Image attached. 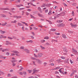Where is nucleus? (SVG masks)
<instances>
[{"label":"nucleus","instance_id":"obj_64","mask_svg":"<svg viewBox=\"0 0 78 78\" xmlns=\"http://www.w3.org/2000/svg\"><path fill=\"white\" fill-rule=\"evenodd\" d=\"M57 62H61V60H57Z\"/></svg>","mask_w":78,"mask_h":78},{"label":"nucleus","instance_id":"obj_25","mask_svg":"<svg viewBox=\"0 0 78 78\" xmlns=\"http://www.w3.org/2000/svg\"><path fill=\"white\" fill-rule=\"evenodd\" d=\"M27 71L29 73H31L32 72V70H28Z\"/></svg>","mask_w":78,"mask_h":78},{"label":"nucleus","instance_id":"obj_29","mask_svg":"<svg viewBox=\"0 0 78 78\" xmlns=\"http://www.w3.org/2000/svg\"><path fill=\"white\" fill-rule=\"evenodd\" d=\"M45 40H42L41 41V43H44V42H45Z\"/></svg>","mask_w":78,"mask_h":78},{"label":"nucleus","instance_id":"obj_43","mask_svg":"<svg viewBox=\"0 0 78 78\" xmlns=\"http://www.w3.org/2000/svg\"><path fill=\"white\" fill-rule=\"evenodd\" d=\"M6 55L7 56H9V52L6 53Z\"/></svg>","mask_w":78,"mask_h":78},{"label":"nucleus","instance_id":"obj_57","mask_svg":"<svg viewBox=\"0 0 78 78\" xmlns=\"http://www.w3.org/2000/svg\"><path fill=\"white\" fill-rule=\"evenodd\" d=\"M34 78V76H30L28 78Z\"/></svg>","mask_w":78,"mask_h":78},{"label":"nucleus","instance_id":"obj_19","mask_svg":"<svg viewBox=\"0 0 78 78\" xmlns=\"http://www.w3.org/2000/svg\"><path fill=\"white\" fill-rule=\"evenodd\" d=\"M7 24V23L6 22H5L4 23H3L2 24V26H5Z\"/></svg>","mask_w":78,"mask_h":78},{"label":"nucleus","instance_id":"obj_40","mask_svg":"<svg viewBox=\"0 0 78 78\" xmlns=\"http://www.w3.org/2000/svg\"><path fill=\"white\" fill-rule=\"evenodd\" d=\"M72 15L73 16H75V14H74V12H73V11L72 12Z\"/></svg>","mask_w":78,"mask_h":78},{"label":"nucleus","instance_id":"obj_61","mask_svg":"<svg viewBox=\"0 0 78 78\" xmlns=\"http://www.w3.org/2000/svg\"><path fill=\"white\" fill-rule=\"evenodd\" d=\"M51 11L50 10L49 12V15H51Z\"/></svg>","mask_w":78,"mask_h":78},{"label":"nucleus","instance_id":"obj_27","mask_svg":"<svg viewBox=\"0 0 78 78\" xmlns=\"http://www.w3.org/2000/svg\"><path fill=\"white\" fill-rule=\"evenodd\" d=\"M17 60H12L11 61V62L12 63H14V62H17Z\"/></svg>","mask_w":78,"mask_h":78},{"label":"nucleus","instance_id":"obj_13","mask_svg":"<svg viewBox=\"0 0 78 78\" xmlns=\"http://www.w3.org/2000/svg\"><path fill=\"white\" fill-rule=\"evenodd\" d=\"M18 73L19 75H23V73H22V72H21L20 71H18Z\"/></svg>","mask_w":78,"mask_h":78},{"label":"nucleus","instance_id":"obj_20","mask_svg":"<svg viewBox=\"0 0 78 78\" xmlns=\"http://www.w3.org/2000/svg\"><path fill=\"white\" fill-rule=\"evenodd\" d=\"M65 63H69V59H67L64 62Z\"/></svg>","mask_w":78,"mask_h":78},{"label":"nucleus","instance_id":"obj_31","mask_svg":"<svg viewBox=\"0 0 78 78\" xmlns=\"http://www.w3.org/2000/svg\"><path fill=\"white\" fill-rule=\"evenodd\" d=\"M75 74V73L73 72H72V73H71V75H70V76H73V75H74Z\"/></svg>","mask_w":78,"mask_h":78},{"label":"nucleus","instance_id":"obj_8","mask_svg":"<svg viewBox=\"0 0 78 78\" xmlns=\"http://www.w3.org/2000/svg\"><path fill=\"white\" fill-rule=\"evenodd\" d=\"M62 36L63 37V38H64V39H67V37L66 36V35H65V34H62Z\"/></svg>","mask_w":78,"mask_h":78},{"label":"nucleus","instance_id":"obj_28","mask_svg":"<svg viewBox=\"0 0 78 78\" xmlns=\"http://www.w3.org/2000/svg\"><path fill=\"white\" fill-rule=\"evenodd\" d=\"M12 76V75H11L9 73L8 74L7 76L8 77H11Z\"/></svg>","mask_w":78,"mask_h":78},{"label":"nucleus","instance_id":"obj_37","mask_svg":"<svg viewBox=\"0 0 78 78\" xmlns=\"http://www.w3.org/2000/svg\"><path fill=\"white\" fill-rule=\"evenodd\" d=\"M36 59L34 57H31V59H32L33 60H36Z\"/></svg>","mask_w":78,"mask_h":78},{"label":"nucleus","instance_id":"obj_16","mask_svg":"<svg viewBox=\"0 0 78 78\" xmlns=\"http://www.w3.org/2000/svg\"><path fill=\"white\" fill-rule=\"evenodd\" d=\"M0 33H1L2 34H4V33H6V32H5V31H2V30H0Z\"/></svg>","mask_w":78,"mask_h":78},{"label":"nucleus","instance_id":"obj_24","mask_svg":"<svg viewBox=\"0 0 78 78\" xmlns=\"http://www.w3.org/2000/svg\"><path fill=\"white\" fill-rule=\"evenodd\" d=\"M34 56L35 58H37L38 57V55H36V54H34Z\"/></svg>","mask_w":78,"mask_h":78},{"label":"nucleus","instance_id":"obj_48","mask_svg":"<svg viewBox=\"0 0 78 78\" xmlns=\"http://www.w3.org/2000/svg\"><path fill=\"white\" fill-rule=\"evenodd\" d=\"M39 71V69H37V70H34V72H38Z\"/></svg>","mask_w":78,"mask_h":78},{"label":"nucleus","instance_id":"obj_56","mask_svg":"<svg viewBox=\"0 0 78 78\" xmlns=\"http://www.w3.org/2000/svg\"><path fill=\"white\" fill-rule=\"evenodd\" d=\"M50 65H51V66H55V65L53 63L50 64Z\"/></svg>","mask_w":78,"mask_h":78},{"label":"nucleus","instance_id":"obj_3","mask_svg":"<svg viewBox=\"0 0 78 78\" xmlns=\"http://www.w3.org/2000/svg\"><path fill=\"white\" fill-rule=\"evenodd\" d=\"M72 51L75 54H76L77 53V51L76 50L75 48H73L72 49Z\"/></svg>","mask_w":78,"mask_h":78},{"label":"nucleus","instance_id":"obj_62","mask_svg":"<svg viewBox=\"0 0 78 78\" xmlns=\"http://www.w3.org/2000/svg\"><path fill=\"white\" fill-rule=\"evenodd\" d=\"M6 57H2V59H6Z\"/></svg>","mask_w":78,"mask_h":78},{"label":"nucleus","instance_id":"obj_10","mask_svg":"<svg viewBox=\"0 0 78 78\" xmlns=\"http://www.w3.org/2000/svg\"><path fill=\"white\" fill-rule=\"evenodd\" d=\"M38 11H40V12H41V13L42 12V10H41V7H39L38 8Z\"/></svg>","mask_w":78,"mask_h":78},{"label":"nucleus","instance_id":"obj_54","mask_svg":"<svg viewBox=\"0 0 78 78\" xmlns=\"http://www.w3.org/2000/svg\"><path fill=\"white\" fill-rule=\"evenodd\" d=\"M27 11H28V12H30V11H31V9H27Z\"/></svg>","mask_w":78,"mask_h":78},{"label":"nucleus","instance_id":"obj_9","mask_svg":"<svg viewBox=\"0 0 78 78\" xmlns=\"http://www.w3.org/2000/svg\"><path fill=\"white\" fill-rule=\"evenodd\" d=\"M12 53H19V52L17 51H12Z\"/></svg>","mask_w":78,"mask_h":78},{"label":"nucleus","instance_id":"obj_32","mask_svg":"<svg viewBox=\"0 0 78 78\" xmlns=\"http://www.w3.org/2000/svg\"><path fill=\"white\" fill-rule=\"evenodd\" d=\"M23 73L24 75H27V72H26L25 71H23Z\"/></svg>","mask_w":78,"mask_h":78},{"label":"nucleus","instance_id":"obj_38","mask_svg":"<svg viewBox=\"0 0 78 78\" xmlns=\"http://www.w3.org/2000/svg\"><path fill=\"white\" fill-rule=\"evenodd\" d=\"M49 37H45L44 38V39H48Z\"/></svg>","mask_w":78,"mask_h":78},{"label":"nucleus","instance_id":"obj_1","mask_svg":"<svg viewBox=\"0 0 78 78\" xmlns=\"http://www.w3.org/2000/svg\"><path fill=\"white\" fill-rule=\"evenodd\" d=\"M36 61L39 64H41L42 63V61H41V60H39V59H36Z\"/></svg>","mask_w":78,"mask_h":78},{"label":"nucleus","instance_id":"obj_26","mask_svg":"<svg viewBox=\"0 0 78 78\" xmlns=\"http://www.w3.org/2000/svg\"><path fill=\"white\" fill-rule=\"evenodd\" d=\"M0 73L1 74H2V75H4V74H5V73L3 72H2V70H0Z\"/></svg>","mask_w":78,"mask_h":78},{"label":"nucleus","instance_id":"obj_33","mask_svg":"<svg viewBox=\"0 0 78 78\" xmlns=\"http://www.w3.org/2000/svg\"><path fill=\"white\" fill-rule=\"evenodd\" d=\"M20 49H23L24 48V46H21L20 48Z\"/></svg>","mask_w":78,"mask_h":78},{"label":"nucleus","instance_id":"obj_11","mask_svg":"<svg viewBox=\"0 0 78 78\" xmlns=\"http://www.w3.org/2000/svg\"><path fill=\"white\" fill-rule=\"evenodd\" d=\"M40 47L42 50H45V48L42 46L41 45H40Z\"/></svg>","mask_w":78,"mask_h":78},{"label":"nucleus","instance_id":"obj_15","mask_svg":"<svg viewBox=\"0 0 78 78\" xmlns=\"http://www.w3.org/2000/svg\"><path fill=\"white\" fill-rule=\"evenodd\" d=\"M32 63L33 65H34V66H36V61H32Z\"/></svg>","mask_w":78,"mask_h":78},{"label":"nucleus","instance_id":"obj_53","mask_svg":"<svg viewBox=\"0 0 78 78\" xmlns=\"http://www.w3.org/2000/svg\"><path fill=\"white\" fill-rule=\"evenodd\" d=\"M22 39L23 40H25V38L24 37H22Z\"/></svg>","mask_w":78,"mask_h":78},{"label":"nucleus","instance_id":"obj_45","mask_svg":"<svg viewBox=\"0 0 78 78\" xmlns=\"http://www.w3.org/2000/svg\"><path fill=\"white\" fill-rule=\"evenodd\" d=\"M30 4L31 5H32V6H36V5L33 4L32 3H31Z\"/></svg>","mask_w":78,"mask_h":78},{"label":"nucleus","instance_id":"obj_36","mask_svg":"<svg viewBox=\"0 0 78 78\" xmlns=\"http://www.w3.org/2000/svg\"><path fill=\"white\" fill-rule=\"evenodd\" d=\"M47 64H48L47 63L44 62L43 63V65H44V66H45L47 65Z\"/></svg>","mask_w":78,"mask_h":78},{"label":"nucleus","instance_id":"obj_44","mask_svg":"<svg viewBox=\"0 0 78 78\" xmlns=\"http://www.w3.org/2000/svg\"><path fill=\"white\" fill-rule=\"evenodd\" d=\"M18 25H19V26H22V24H21V23H18Z\"/></svg>","mask_w":78,"mask_h":78},{"label":"nucleus","instance_id":"obj_55","mask_svg":"<svg viewBox=\"0 0 78 78\" xmlns=\"http://www.w3.org/2000/svg\"><path fill=\"white\" fill-rule=\"evenodd\" d=\"M9 72H14V70L13 69H11Z\"/></svg>","mask_w":78,"mask_h":78},{"label":"nucleus","instance_id":"obj_50","mask_svg":"<svg viewBox=\"0 0 78 78\" xmlns=\"http://www.w3.org/2000/svg\"><path fill=\"white\" fill-rule=\"evenodd\" d=\"M68 32L69 33H73V31L70 30H68Z\"/></svg>","mask_w":78,"mask_h":78},{"label":"nucleus","instance_id":"obj_12","mask_svg":"<svg viewBox=\"0 0 78 78\" xmlns=\"http://www.w3.org/2000/svg\"><path fill=\"white\" fill-rule=\"evenodd\" d=\"M20 68L21 69H20L19 70L20 71H22L23 69V66H21L20 67Z\"/></svg>","mask_w":78,"mask_h":78},{"label":"nucleus","instance_id":"obj_30","mask_svg":"<svg viewBox=\"0 0 78 78\" xmlns=\"http://www.w3.org/2000/svg\"><path fill=\"white\" fill-rule=\"evenodd\" d=\"M17 22V21L16 20H14L13 21H12L11 22V23H16Z\"/></svg>","mask_w":78,"mask_h":78},{"label":"nucleus","instance_id":"obj_34","mask_svg":"<svg viewBox=\"0 0 78 78\" xmlns=\"http://www.w3.org/2000/svg\"><path fill=\"white\" fill-rule=\"evenodd\" d=\"M51 31H56V29H51Z\"/></svg>","mask_w":78,"mask_h":78},{"label":"nucleus","instance_id":"obj_51","mask_svg":"<svg viewBox=\"0 0 78 78\" xmlns=\"http://www.w3.org/2000/svg\"><path fill=\"white\" fill-rule=\"evenodd\" d=\"M15 55L16 56H20V55L19 54V53H16V54H15Z\"/></svg>","mask_w":78,"mask_h":78},{"label":"nucleus","instance_id":"obj_5","mask_svg":"<svg viewBox=\"0 0 78 78\" xmlns=\"http://www.w3.org/2000/svg\"><path fill=\"white\" fill-rule=\"evenodd\" d=\"M58 25L59 27H64L65 26V24H63V23H61L58 24Z\"/></svg>","mask_w":78,"mask_h":78},{"label":"nucleus","instance_id":"obj_42","mask_svg":"<svg viewBox=\"0 0 78 78\" xmlns=\"http://www.w3.org/2000/svg\"><path fill=\"white\" fill-rule=\"evenodd\" d=\"M54 38H55V39H58V38H59V36H54Z\"/></svg>","mask_w":78,"mask_h":78},{"label":"nucleus","instance_id":"obj_49","mask_svg":"<svg viewBox=\"0 0 78 78\" xmlns=\"http://www.w3.org/2000/svg\"><path fill=\"white\" fill-rule=\"evenodd\" d=\"M63 5L65 6H67V5L65 3H63Z\"/></svg>","mask_w":78,"mask_h":78},{"label":"nucleus","instance_id":"obj_35","mask_svg":"<svg viewBox=\"0 0 78 78\" xmlns=\"http://www.w3.org/2000/svg\"><path fill=\"white\" fill-rule=\"evenodd\" d=\"M55 74H59V72L57 71H55L54 72Z\"/></svg>","mask_w":78,"mask_h":78},{"label":"nucleus","instance_id":"obj_47","mask_svg":"<svg viewBox=\"0 0 78 78\" xmlns=\"http://www.w3.org/2000/svg\"><path fill=\"white\" fill-rule=\"evenodd\" d=\"M8 39H12L13 38L12 37H8Z\"/></svg>","mask_w":78,"mask_h":78},{"label":"nucleus","instance_id":"obj_6","mask_svg":"<svg viewBox=\"0 0 78 78\" xmlns=\"http://www.w3.org/2000/svg\"><path fill=\"white\" fill-rule=\"evenodd\" d=\"M64 68H62L59 70V71L60 73H62V72H64Z\"/></svg>","mask_w":78,"mask_h":78},{"label":"nucleus","instance_id":"obj_52","mask_svg":"<svg viewBox=\"0 0 78 78\" xmlns=\"http://www.w3.org/2000/svg\"><path fill=\"white\" fill-rule=\"evenodd\" d=\"M21 14H22V16H23L24 14V11H22V12Z\"/></svg>","mask_w":78,"mask_h":78},{"label":"nucleus","instance_id":"obj_17","mask_svg":"<svg viewBox=\"0 0 78 78\" xmlns=\"http://www.w3.org/2000/svg\"><path fill=\"white\" fill-rule=\"evenodd\" d=\"M1 16L2 17H6V15L3 14L1 15Z\"/></svg>","mask_w":78,"mask_h":78},{"label":"nucleus","instance_id":"obj_58","mask_svg":"<svg viewBox=\"0 0 78 78\" xmlns=\"http://www.w3.org/2000/svg\"><path fill=\"white\" fill-rule=\"evenodd\" d=\"M73 18H72L71 19H69V20L68 21H72V20H73Z\"/></svg>","mask_w":78,"mask_h":78},{"label":"nucleus","instance_id":"obj_63","mask_svg":"<svg viewBox=\"0 0 78 78\" xmlns=\"http://www.w3.org/2000/svg\"><path fill=\"white\" fill-rule=\"evenodd\" d=\"M15 55V54L13 53H12L11 54V56H14Z\"/></svg>","mask_w":78,"mask_h":78},{"label":"nucleus","instance_id":"obj_7","mask_svg":"<svg viewBox=\"0 0 78 78\" xmlns=\"http://www.w3.org/2000/svg\"><path fill=\"white\" fill-rule=\"evenodd\" d=\"M63 51L65 52L66 53L67 52V51H68V50L67 49V48H66L64 47L63 48Z\"/></svg>","mask_w":78,"mask_h":78},{"label":"nucleus","instance_id":"obj_39","mask_svg":"<svg viewBox=\"0 0 78 78\" xmlns=\"http://www.w3.org/2000/svg\"><path fill=\"white\" fill-rule=\"evenodd\" d=\"M61 59H63V60H64V59H66V58H65L63 56L61 57Z\"/></svg>","mask_w":78,"mask_h":78},{"label":"nucleus","instance_id":"obj_23","mask_svg":"<svg viewBox=\"0 0 78 78\" xmlns=\"http://www.w3.org/2000/svg\"><path fill=\"white\" fill-rule=\"evenodd\" d=\"M60 14H61V16H64L65 15V12H63L62 13H61Z\"/></svg>","mask_w":78,"mask_h":78},{"label":"nucleus","instance_id":"obj_18","mask_svg":"<svg viewBox=\"0 0 78 78\" xmlns=\"http://www.w3.org/2000/svg\"><path fill=\"white\" fill-rule=\"evenodd\" d=\"M30 16L31 18H32L33 19H36V18H35V17H34L33 16V15L30 14Z\"/></svg>","mask_w":78,"mask_h":78},{"label":"nucleus","instance_id":"obj_21","mask_svg":"<svg viewBox=\"0 0 78 78\" xmlns=\"http://www.w3.org/2000/svg\"><path fill=\"white\" fill-rule=\"evenodd\" d=\"M33 28L34 29V30H37L38 29V27L36 28V27H33Z\"/></svg>","mask_w":78,"mask_h":78},{"label":"nucleus","instance_id":"obj_22","mask_svg":"<svg viewBox=\"0 0 78 78\" xmlns=\"http://www.w3.org/2000/svg\"><path fill=\"white\" fill-rule=\"evenodd\" d=\"M31 33L33 35V36H35V33H34V32L32 31L31 32Z\"/></svg>","mask_w":78,"mask_h":78},{"label":"nucleus","instance_id":"obj_59","mask_svg":"<svg viewBox=\"0 0 78 78\" xmlns=\"http://www.w3.org/2000/svg\"><path fill=\"white\" fill-rule=\"evenodd\" d=\"M31 38H32V39H34V37H33V36L31 35L30 36Z\"/></svg>","mask_w":78,"mask_h":78},{"label":"nucleus","instance_id":"obj_46","mask_svg":"<svg viewBox=\"0 0 78 78\" xmlns=\"http://www.w3.org/2000/svg\"><path fill=\"white\" fill-rule=\"evenodd\" d=\"M38 16L39 17H42V15L40 13H38Z\"/></svg>","mask_w":78,"mask_h":78},{"label":"nucleus","instance_id":"obj_2","mask_svg":"<svg viewBox=\"0 0 78 78\" xmlns=\"http://www.w3.org/2000/svg\"><path fill=\"white\" fill-rule=\"evenodd\" d=\"M42 55H43V54L42 53L39 52L38 54V58H41Z\"/></svg>","mask_w":78,"mask_h":78},{"label":"nucleus","instance_id":"obj_14","mask_svg":"<svg viewBox=\"0 0 78 78\" xmlns=\"http://www.w3.org/2000/svg\"><path fill=\"white\" fill-rule=\"evenodd\" d=\"M6 50H7V49H3L2 48V50H1V51H2V52H5V51H6Z\"/></svg>","mask_w":78,"mask_h":78},{"label":"nucleus","instance_id":"obj_60","mask_svg":"<svg viewBox=\"0 0 78 78\" xmlns=\"http://www.w3.org/2000/svg\"><path fill=\"white\" fill-rule=\"evenodd\" d=\"M5 44L7 45H9V44H10V43H9V42L8 43H6Z\"/></svg>","mask_w":78,"mask_h":78},{"label":"nucleus","instance_id":"obj_4","mask_svg":"<svg viewBox=\"0 0 78 78\" xmlns=\"http://www.w3.org/2000/svg\"><path fill=\"white\" fill-rule=\"evenodd\" d=\"M70 25H71L73 28H76V26H77V25L73 24L72 23H71Z\"/></svg>","mask_w":78,"mask_h":78},{"label":"nucleus","instance_id":"obj_41","mask_svg":"<svg viewBox=\"0 0 78 78\" xmlns=\"http://www.w3.org/2000/svg\"><path fill=\"white\" fill-rule=\"evenodd\" d=\"M14 18H16V19H18V16H17L15 15L13 16Z\"/></svg>","mask_w":78,"mask_h":78}]
</instances>
